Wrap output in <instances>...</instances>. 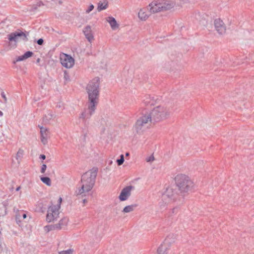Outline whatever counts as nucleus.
<instances>
[{
  "instance_id": "b1692460",
  "label": "nucleus",
  "mask_w": 254,
  "mask_h": 254,
  "mask_svg": "<svg viewBox=\"0 0 254 254\" xmlns=\"http://www.w3.org/2000/svg\"><path fill=\"white\" fill-rule=\"evenodd\" d=\"M37 211L44 212L46 210V207H43V204L42 203H39L37 207Z\"/></svg>"
},
{
  "instance_id": "72a5a7b5",
  "label": "nucleus",
  "mask_w": 254,
  "mask_h": 254,
  "mask_svg": "<svg viewBox=\"0 0 254 254\" xmlns=\"http://www.w3.org/2000/svg\"><path fill=\"white\" fill-rule=\"evenodd\" d=\"M94 8V5L93 4H91L89 7L88 8V9H87L86 10V12L87 13H89L90 11H91Z\"/></svg>"
},
{
  "instance_id": "f03ea898",
  "label": "nucleus",
  "mask_w": 254,
  "mask_h": 254,
  "mask_svg": "<svg viewBox=\"0 0 254 254\" xmlns=\"http://www.w3.org/2000/svg\"><path fill=\"white\" fill-rule=\"evenodd\" d=\"M100 79L95 77L91 80L87 84L86 90L88 94L87 103L97 105L99 98Z\"/></svg>"
},
{
  "instance_id": "ea45409f",
  "label": "nucleus",
  "mask_w": 254,
  "mask_h": 254,
  "mask_svg": "<svg viewBox=\"0 0 254 254\" xmlns=\"http://www.w3.org/2000/svg\"><path fill=\"white\" fill-rule=\"evenodd\" d=\"M20 187H17V188L16 189V191H18V190H20Z\"/></svg>"
},
{
  "instance_id": "a878e982",
  "label": "nucleus",
  "mask_w": 254,
  "mask_h": 254,
  "mask_svg": "<svg viewBox=\"0 0 254 254\" xmlns=\"http://www.w3.org/2000/svg\"><path fill=\"white\" fill-rule=\"evenodd\" d=\"M73 252V249H68L65 251H62L59 252V254H72Z\"/></svg>"
},
{
  "instance_id": "f8f14e48",
  "label": "nucleus",
  "mask_w": 254,
  "mask_h": 254,
  "mask_svg": "<svg viewBox=\"0 0 254 254\" xmlns=\"http://www.w3.org/2000/svg\"><path fill=\"white\" fill-rule=\"evenodd\" d=\"M174 243L173 240H171L170 237H167L163 244L158 248L157 252L158 254H168V251L172 244Z\"/></svg>"
},
{
  "instance_id": "393cba45",
  "label": "nucleus",
  "mask_w": 254,
  "mask_h": 254,
  "mask_svg": "<svg viewBox=\"0 0 254 254\" xmlns=\"http://www.w3.org/2000/svg\"><path fill=\"white\" fill-rule=\"evenodd\" d=\"M107 7V3L104 4L102 3L99 2L98 3V5L97 9H98V10L99 11H101V10H102L103 9H106Z\"/></svg>"
},
{
  "instance_id": "0eeeda50",
  "label": "nucleus",
  "mask_w": 254,
  "mask_h": 254,
  "mask_svg": "<svg viewBox=\"0 0 254 254\" xmlns=\"http://www.w3.org/2000/svg\"><path fill=\"white\" fill-rule=\"evenodd\" d=\"M87 108L80 114L79 117V122L81 121L84 125H86L87 120L89 119L94 113L97 105L87 103Z\"/></svg>"
},
{
  "instance_id": "f3484780",
  "label": "nucleus",
  "mask_w": 254,
  "mask_h": 254,
  "mask_svg": "<svg viewBox=\"0 0 254 254\" xmlns=\"http://www.w3.org/2000/svg\"><path fill=\"white\" fill-rule=\"evenodd\" d=\"M83 32L88 41L89 42H91V41L93 40L94 37L92 34L91 26L89 25L86 26L83 30Z\"/></svg>"
},
{
  "instance_id": "412c9836",
  "label": "nucleus",
  "mask_w": 254,
  "mask_h": 254,
  "mask_svg": "<svg viewBox=\"0 0 254 254\" xmlns=\"http://www.w3.org/2000/svg\"><path fill=\"white\" fill-rule=\"evenodd\" d=\"M107 21L109 23L112 29L115 30L119 27V25L117 24L116 19L111 16L108 17L107 18Z\"/></svg>"
},
{
  "instance_id": "39448f33",
  "label": "nucleus",
  "mask_w": 254,
  "mask_h": 254,
  "mask_svg": "<svg viewBox=\"0 0 254 254\" xmlns=\"http://www.w3.org/2000/svg\"><path fill=\"white\" fill-rule=\"evenodd\" d=\"M178 197V195L172 187L168 188L166 191L162 194L161 200L159 205L161 209H163L168 204L176 201Z\"/></svg>"
},
{
  "instance_id": "1a4fd4ad",
  "label": "nucleus",
  "mask_w": 254,
  "mask_h": 254,
  "mask_svg": "<svg viewBox=\"0 0 254 254\" xmlns=\"http://www.w3.org/2000/svg\"><path fill=\"white\" fill-rule=\"evenodd\" d=\"M28 35V33L26 34L22 31L17 30L8 34L7 38L10 42H14V44L16 45V43L20 41H27Z\"/></svg>"
},
{
  "instance_id": "c9c22d12",
  "label": "nucleus",
  "mask_w": 254,
  "mask_h": 254,
  "mask_svg": "<svg viewBox=\"0 0 254 254\" xmlns=\"http://www.w3.org/2000/svg\"><path fill=\"white\" fill-rule=\"evenodd\" d=\"M1 97L3 98V100H4V103H6L7 102V98L6 97V96H5V93H4V92H2L1 93Z\"/></svg>"
},
{
  "instance_id": "7c9ffc66",
  "label": "nucleus",
  "mask_w": 254,
  "mask_h": 254,
  "mask_svg": "<svg viewBox=\"0 0 254 254\" xmlns=\"http://www.w3.org/2000/svg\"><path fill=\"white\" fill-rule=\"evenodd\" d=\"M26 59L31 57L33 55V53L31 51H27L24 54Z\"/></svg>"
},
{
  "instance_id": "aec40b11",
  "label": "nucleus",
  "mask_w": 254,
  "mask_h": 254,
  "mask_svg": "<svg viewBox=\"0 0 254 254\" xmlns=\"http://www.w3.org/2000/svg\"><path fill=\"white\" fill-rule=\"evenodd\" d=\"M138 16L140 20H146L149 17V15L146 13V8L140 9L138 12Z\"/></svg>"
},
{
  "instance_id": "4c0bfd02",
  "label": "nucleus",
  "mask_w": 254,
  "mask_h": 254,
  "mask_svg": "<svg viewBox=\"0 0 254 254\" xmlns=\"http://www.w3.org/2000/svg\"><path fill=\"white\" fill-rule=\"evenodd\" d=\"M39 158L42 160H45L46 159V156L44 154L40 155Z\"/></svg>"
},
{
  "instance_id": "473e14b6",
  "label": "nucleus",
  "mask_w": 254,
  "mask_h": 254,
  "mask_svg": "<svg viewBox=\"0 0 254 254\" xmlns=\"http://www.w3.org/2000/svg\"><path fill=\"white\" fill-rule=\"evenodd\" d=\"M178 211V208L177 207H174L171 210V212L170 213V214H169V216H172V215L173 214L177 213Z\"/></svg>"
},
{
  "instance_id": "dca6fc26",
  "label": "nucleus",
  "mask_w": 254,
  "mask_h": 254,
  "mask_svg": "<svg viewBox=\"0 0 254 254\" xmlns=\"http://www.w3.org/2000/svg\"><path fill=\"white\" fill-rule=\"evenodd\" d=\"M215 28L219 34H223L226 31V28L223 22L220 19H215L214 21Z\"/></svg>"
},
{
  "instance_id": "c756f323",
  "label": "nucleus",
  "mask_w": 254,
  "mask_h": 254,
  "mask_svg": "<svg viewBox=\"0 0 254 254\" xmlns=\"http://www.w3.org/2000/svg\"><path fill=\"white\" fill-rule=\"evenodd\" d=\"M144 104L147 105H152L153 104V101H151L149 99L146 98L145 100H144Z\"/></svg>"
},
{
  "instance_id": "37998d69",
  "label": "nucleus",
  "mask_w": 254,
  "mask_h": 254,
  "mask_svg": "<svg viewBox=\"0 0 254 254\" xmlns=\"http://www.w3.org/2000/svg\"><path fill=\"white\" fill-rule=\"evenodd\" d=\"M2 115H3L2 112L0 111V116H2Z\"/></svg>"
},
{
  "instance_id": "bb28decb",
  "label": "nucleus",
  "mask_w": 254,
  "mask_h": 254,
  "mask_svg": "<svg viewBox=\"0 0 254 254\" xmlns=\"http://www.w3.org/2000/svg\"><path fill=\"white\" fill-rule=\"evenodd\" d=\"M23 154V150L21 149H19L16 154V159L17 160L20 159L22 157Z\"/></svg>"
},
{
  "instance_id": "2eb2a0df",
  "label": "nucleus",
  "mask_w": 254,
  "mask_h": 254,
  "mask_svg": "<svg viewBox=\"0 0 254 254\" xmlns=\"http://www.w3.org/2000/svg\"><path fill=\"white\" fill-rule=\"evenodd\" d=\"M38 127L40 128L41 142L44 144H46L48 143V139L50 137L49 130L47 128L42 126H39Z\"/></svg>"
},
{
  "instance_id": "c03bdc74",
  "label": "nucleus",
  "mask_w": 254,
  "mask_h": 254,
  "mask_svg": "<svg viewBox=\"0 0 254 254\" xmlns=\"http://www.w3.org/2000/svg\"><path fill=\"white\" fill-rule=\"evenodd\" d=\"M168 237H170L171 240H173L174 241V239H172V238H173V236H171H171H169Z\"/></svg>"
},
{
  "instance_id": "423d86ee",
  "label": "nucleus",
  "mask_w": 254,
  "mask_h": 254,
  "mask_svg": "<svg viewBox=\"0 0 254 254\" xmlns=\"http://www.w3.org/2000/svg\"><path fill=\"white\" fill-rule=\"evenodd\" d=\"M153 123L148 113L143 115L137 120L135 125V129L136 132L140 133L147 128L151 123Z\"/></svg>"
},
{
  "instance_id": "2f4dec72",
  "label": "nucleus",
  "mask_w": 254,
  "mask_h": 254,
  "mask_svg": "<svg viewBox=\"0 0 254 254\" xmlns=\"http://www.w3.org/2000/svg\"><path fill=\"white\" fill-rule=\"evenodd\" d=\"M26 60V58L24 55V54L22 56H19L17 59H16V61L17 62H20V61H24Z\"/></svg>"
},
{
  "instance_id": "79ce46f5",
  "label": "nucleus",
  "mask_w": 254,
  "mask_h": 254,
  "mask_svg": "<svg viewBox=\"0 0 254 254\" xmlns=\"http://www.w3.org/2000/svg\"><path fill=\"white\" fill-rule=\"evenodd\" d=\"M83 202L84 203H86L87 202L86 199H83Z\"/></svg>"
},
{
  "instance_id": "f257e3e1",
  "label": "nucleus",
  "mask_w": 254,
  "mask_h": 254,
  "mask_svg": "<svg viewBox=\"0 0 254 254\" xmlns=\"http://www.w3.org/2000/svg\"><path fill=\"white\" fill-rule=\"evenodd\" d=\"M97 172L98 169L96 168H93L82 175L81 179V186L75 191L77 195L85 196L86 193L92 189L95 183Z\"/></svg>"
},
{
  "instance_id": "6ab92c4d",
  "label": "nucleus",
  "mask_w": 254,
  "mask_h": 254,
  "mask_svg": "<svg viewBox=\"0 0 254 254\" xmlns=\"http://www.w3.org/2000/svg\"><path fill=\"white\" fill-rule=\"evenodd\" d=\"M56 115L51 111H48L43 118V122L45 124L51 123V121L55 118Z\"/></svg>"
},
{
  "instance_id": "a19ab883",
  "label": "nucleus",
  "mask_w": 254,
  "mask_h": 254,
  "mask_svg": "<svg viewBox=\"0 0 254 254\" xmlns=\"http://www.w3.org/2000/svg\"><path fill=\"white\" fill-rule=\"evenodd\" d=\"M129 153L128 152H127V153H126V156H129Z\"/></svg>"
},
{
  "instance_id": "a211bd4d",
  "label": "nucleus",
  "mask_w": 254,
  "mask_h": 254,
  "mask_svg": "<svg viewBox=\"0 0 254 254\" xmlns=\"http://www.w3.org/2000/svg\"><path fill=\"white\" fill-rule=\"evenodd\" d=\"M162 6V10H167L173 8L175 5V3L173 1L168 0H162L161 2Z\"/></svg>"
},
{
  "instance_id": "58836bf2",
  "label": "nucleus",
  "mask_w": 254,
  "mask_h": 254,
  "mask_svg": "<svg viewBox=\"0 0 254 254\" xmlns=\"http://www.w3.org/2000/svg\"><path fill=\"white\" fill-rule=\"evenodd\" d=\"M26 217H27V216H26V214L25 213H23V214H22V217H23V219L26 218Z\"/></svg>"
},
{
  "instance_id": "6e6552de",
  "label": "nucleus",
  "mask_w": 254,
  "mask_h": 254,
  "mask_svg": "<svg viewBox=\"0 0 254 254\" xmlns=\"http://www.w3.org/2000/svg\"><path fill=\"white\" fill-rule=\"evenodd\" d=\"M59 203H61L62 198L60 197L59 199ZM60 208V204L57 205H52L48 207L47 214L46 216V220L48 222L53 221L59 217V209Z\"/></svg>"
},
{
  "instance_id": "e433bc0d",
  "label": "nucleus",
  "mask_w": 254,
  "mask_h": 254,
  "mask_svg": "<svg viewBox=\"0 0 254 254\" xmlns=\"http://www.w3.org/2000/svg\"><path fill=\"white\" fill-rule=\"evenodd\" d=\"M44 41L42 38L38 39L37 43L39 45H42L43 44Z\"/></svg>"
},
{
  "instance_id": "9d476101",
  "label": "nucleus",
  "mask_w": 254,
  "mask_h": 254,
  "mask_svg": "<svg viewBox=\"0 0 254 254\" xmlns=\"http://www.w3.org/2000/svg\"><path fill=\"white\" fill-rule=\"evenodd\" d=\"M68 222V218L64 217L57 224L46 226L45 227V231H50L53 230H60L64 228L67 226Z\"/></svg>"
},
{
  "instance_id": "7ed1b4c3",
  "label": "nucleus",
  "mask_w": 254,
  "mask_h": 254,
  "mask_svg": "<svg viewBox=\"0 0 254 254\" xmlns=\"http://www.w3.org/2000/svg\"><path fill=\"white\" fill-rule=\"evenodd\" d=\"M175 180L176 186L181 192H189L192 190L193 182L188 176L179 174L175 177Z\"/></svg>"
},
{
  "instance_id": "f704fd0d",
  "label": "nucleus",
  "mask_w": 254,
  "mask_h": 254,
  "mask_svg": "<svg viewBox=\"0 0 254 254\" xmlns=\"http://www.w3.org/2000/svg\"><path fill=\"white\" fill-rule=\"evenodd\" d=\"M47 169V166L46 164H43L41 167V173H44L45 172V171Z\"/></svg>"
},
{
  "instance_id": "a18cd8bd",
  "label": "nucleus",
  "mask_w": 254,
  "mask_h": 254,
  "mask_svg": "<svg viewBox=\"0 0 254 254\" xmlns=\"http://www.w3.org/2000/svg\"><path fill=\"white\" fill-rule=\"evenodd\" d=\"M39 60H40V59H38L37 60V62H39Z\"/></svg>"
},
{
  "instance_id": "ddd939ff",
  "label": "nucleus",
  "mask_w": 254,
  "mask_h": 254,
  "mask_svg": "<svg viewBox=\"0 0 254 254\" xmlns=\"http://www.w3.org/2000/svg\"><path fill=\"white\" fill-rule=\"evenodd\" d=\"M162 1V0H154L151 2L148 5L149 7L148 9L150 12L156 13L163 11L162 6L161 3Z\"/></svg>"
},
{
  "instance_id": "9b49d317",
  "label": "nucleus",
  "mask_w": 254,
  "mask_h": 254,
  "mask_svg": "<svg viewBox=\"0 0 254 254\" xmlns=\"http://www.w3.org/2000/svg\"><path fill=\"white\" fill-rule=\"evenodd\" d=\"M62 64L66 68H70L74 64V60L70 55L63 54L60 57Z\"/></svg>"
},
{
  "instance_id": "4be33fe9",
  "label": "nucleus",
  "mask_w": 254,
  "mask_h": 254,
  "mask_svg": "<svg viewBox=\"0 0 254 254\" xmlns=\"http://www.w3.org/2000/svg\"><path fill=\"white\" fill-rule=\"evenodd\" d=\"M40 179L43 183L45 184L47 186H50L51 185V179L49 177H41Z\"/></svg>"
},
{
  "instance_id": "20e7f679",
  "label": "nucleus",
  "mask_w": 254,
  "mask_h": 254,
  "mask_svg": "<svg viewBox=\"0 0 254 254\" xmlns=\"http://www.w3.org/2000/svg\"><path fill=\"white\" fill-rule=\"evenodd\" d=\"M148 113L149 116L151 117L152 121L154 123L160 122L168 118L170 116L171 111L167 107L158 106Z\"/></svg>"
},
{
  "instance_id": "cd10ccee",
  "label": "nucleus",
  "mask_w": 254,
  "mask_h": 254,
  "mask_svg": "<svg viewBox=\"0 0 254 254\" xmlns=\"http://www.w3.org/2000/svg\"><path fill=\"white\" fill-rule=\"evenodd\" d=\"M124 162V156L123 154L120 156V158L117 160V162L118 165H121Z\"/></svg>"
},
{
  "instance_id": "c85d7f7f",
  "label": "nucleus",
  "mask_w": 254,
  "mask_h": 254,
  "mask_svg": "<svg viewBox=\"0 0 254 254\" xmlns=\"http://www.w3.org/2000/svg\"><path fill=\"white\" fill-rule=\"evenodd\" d=\"M154 160V157L153 155L149 156L146 158V161L147 162L151 163Z\"/></svg>"
},
{
  "instance_id": "4468645a",
  "label": "nucleus",
  "mask_w": 254,
  "mask_h": 254,
  "mask_svg": "<svg viewBox=\"0 0 254 254\" xmlns=\"http://www.w3.org/2000/svg\"><path fill=\"white\" fill-rule=\"evenodd\" d=\"M134 188L133 186H129L124 188L119 196L121 201L126 200L131 194V191Z\"/></svg>"
},
{
  "instance_id": "5701e85b",
  "label": "nucleus",
  "mask_w": 254,
  "mask_h": 254,
  "mask_svg": "<svg viewBox=\"0 0 254 254\" xmlns=\"http://www.w3.org/2000/svg\"><path fill=\"white\" fill-rule=\"evenodd\" d=\"M136 205H127L123 209V212L124 213H128L134 210V208L135 207Z\"/></svg>"
}]
</instances>
